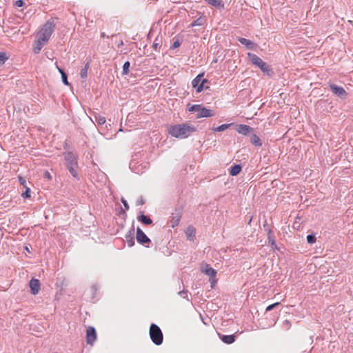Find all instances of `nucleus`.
<instances>
[{
    "instance_id": "6e6552de",
    "label": "nucleus",
    "mask_w": 353,
    "mask_h": 353,
    "mask_svg": "<svg viewBox=\"0 0 353 353\" xmlns=\"http://www.w3.org/2000/svg\"><path fill=\"white\" fill-rule=\"evenodd\" d=\"M136 239L138 243L149 247L148 244L150 243V239L145 235V234L139 228L137 229Z\"/></svg>"
},
{
    "instance_id": "9b49d317",
    "label": "nucleus",
    "mask_w": 353,
    "mask_h": 353,
    "mask_svg": "<svg viewBox=\"0 0 353 353\" xmlns=\"http://www.w3.org/2000/svg\"><path fill=\"white\" fill-rule=\"evenodd\" d=\"M31 293L36 295L40 290V282L38 279H32L29 283Z\"/></svg>"
},
{
    "instance_id": "4be33fe9",
    "label": "nucleus",
    "mask_w": 353,
    "mask_h": 353,
    "mask_svg": "<svg viewBox=\"0 0 353 353\" xmlns=\"http://www.w3.org/2000/svg\"><path fill=\"white\" fill-rule=\"evenodd\" d=\"M89 69V63H87L84 68L81 69V72H80V74H81V77L82 79H85L87 77V74H88V70Z\"/></svg>"
},
{
    "instance_id": "7c9ffc66",
    "label": "nucleus",
    "mask_w": 353,
    "mask_h": 353,
    "mask_svg": "<svg viewBox=\"0 0 353 353\" xmlns=\"http://www.w3.org/2000/svg\"><path fill=\"white\" fill-rule=\"evenodd\" d=\"M161 41L158 40V39H156L153 43V48L156 51L159 50L161 48Z\"/></svg>"
},
{
    "instance_id": "423d86ee",
    "label": "nucleus",
    "mask_w": 353,
    "mask_h": 353,
    "mask_svg": "<svg viewBox=\"0 0 353 353\" xmlns=\"http://www.w3.org/2000/svg\"><path fill=\"white\" fill-rule=\"evenodd\" d=\"M248 57L251 61V62L259 67L263 72H266L267 74L269 73L270 71L269 65L264 62L260 57H259L257 55L248 52Z\"/></svg>"
},
{
    "instance_id": "20e7f679",
    "label": "nucleus",
    "mask_w": 353,
    "mask_h": 353,
    "mask_svg": "<svg viewBox=\"0 0 353 353\" xmlns=\"http://www.w3.org/2000/svg\"><path fill=\"white\" fill-rule=\"evenodd\" d=\"M189 111L196 112V118L212 117L214 115L213 110L207 109L200 104L192 105L189 108Z\"/></svg>"
},
{
    "instance_id": "f704fd0d",
    "label": "nucleus",
    "mask_w": 353,
    "mask_h": 353,
    "mask_svg": "<svg viewBox=\"0 0 353 353\" xmlns=\"http://www.w3.org/2000/svg\"><path fill=\"white\" fill-rule=\"evenodd\" d=\"M280 304V303L277 302V303H273L269 306H268L266 307V310L265 311L266 312H269V311H271L272 310H273L274 307H276L277 305H279Z\"/></svg>"
},
{
    "instance_id": "f8f14e48",
    "label": "nucleus",
    "mask_w": 353,
    "mask_h": 353,
    "mask_svg": "<svg viewBox=\"0 0 353 353\" xmlns=\"http://www.w3.org/2000/svg\"><path fill=\"white\" fill-rule=\"evenodd\" d=\"M97 334L96 331L94 327H89L87 329L86 338L87 343L89 344H92L96 339Z\"/></svg>"
},
{
    "instance_id": "0eeeda50",
    "label": "nucleus",
    "mask_w": 353,
    "mask_h": 353,
    "mask_svg": "<svg viewBox=\"0 0 353 353\" xmlns=\"http://www.w3.org/2000/svg\"><path fill=\"white\" fill-rule=\"evenodd\" d=\"M205 82H207V80L203 79V74H200L192 80V85L196 88V92H201L203 90L204 83Z\"/></svg>"
},
{
    "instance_id": "c756f323",
    "label": "nucleus",
    "mask_w": 353,
    "mask_h": 353,
    "mask_svg": "<svg viewBox=\"0 0 353 353\" xmlns=\"http://www.w3.org/2000/svg\"><path fill=\"white\" fill-rule=\"evenodd\" d=\"M291 327V323L289 320H285L282 323V327L285 330H289Z\"/></svg>"
},
{
    "instance_id": "393cba45",
    "label": "nucleus",
    "mask_w": 353,
    "mask_h": 353,
    "mask_svg": "<svg viewBox=\"0 0 353 353\" xmlns=\"http://www.w3.org/2000/svg\"><path fill=\"white\" fill-rule=\"evenodd\" d=\"M58 70H59V72L61 74V78H62L63 83L65 85H69V83H68V79H67V75H66L65 72L62 69H61V68H58Z\"/></svg>"
},
{
    "instance_id": "79ce46f5",
    "label": "nucleus",
    "mask_w": 353,
    "mask_h": 353,
    "mask_svg": "<svg viewBox=\"0 0 353 353\" xmlns=\"http://www.w3.org/2000/svg\"><path fill=\"white\" fill-rule=\"evenodd\" d=\"M101 37H105V33H104V32H102V33H101Z\"/></svg>"
},
{
    "instance_id": "6ab92c4d",
    "label": "nucleus",
    "mask_w": 353,
    "mask_h": 353,
    "mask_svg": "<svg viewBox=\"0 0 353 353\" xmlns=\"http://www.w3.org/2000/svg\"><path fill=\"white\" fill-rule=\"evenodd\" d=\"M241 170V167L239 165H235L230 168V174L232 176H236Z\"/></svg>"
},
{
    "instance_id": "c03bdc74",
    "label": "nucleus",
    "mask_w": 353,
    "mask_h": 353,
    "mask_svg": "<svg viewBox=\"0 0 353 353\" xmlns=\"http://www.w3.org/2000/svg\"><path fill=\"white\" fill-rule=\"evenodd\" d=\"M123 44V41H121V43H119V45H122Z\"/></svg>"
},
{
    "instance_id": "7ed1b4c3",
    "label": "nucleus",
    "mask_w": 353,
    "mask_h": 353,
    "mask_svg": "<svg viewBox=\"0 0 353 353\" xmlns=\"http://www.w3.org/2000/svg\"><path fill=\"white\" fill-rule=\"evenodd\" d=\"M64 158L66 161V166L70 172V173L74 176H77V168H78V162L77 156L71 152H65L64 154Z\"/></svg>"
},
{
    "instance_id": "f03ea898",
    "label": "nucleus",
    "mask_w": 353,
    "mask_h": 353,
    "mask_svg": "<svg viewBox=\"0 0 353 353\" xmlns=\"http://www.w3.org/2000/svg\"><path fill=\"white\" fill-rule=\"evenodd\" d=\"M196 129L193 125L187 123L171 125L168 128L169 134L177 139H185L195 132Z\"/></svg>"
},
{
    "instance_id": "cd10ccee",
    "label": "nucleus",
    "mask_w": 353,
    "mask_h": 353,
    "mask_svg": "<svg viewBox=\"0 0 353 353\" xmlns=\"http://www.w3.org/2000/svg\"><path fill=\"white\" fill-rule=\"evenodd\" d=\"M130 66V63L129 61H126L124 63L123 66V74H127L128 73Z\"/></svg>"
},
{
    "instance_id": "2eb2a0df",
    "label": "nucleus",
    "mask_w": 353,
    "mask_h": 353,
    "mask_svg": "<svg viewBox=\"0 0 353 353\" xmlns=\"http://www.w3.org/2000/svg\"><path fill=\"white\" fill-rule=\"evenodd\" d=\"M220 337L222 341L227 344H231L235 341L234 335H222Z\"/></svg>"
},
{
    "instance_id": "58836bf2",
    "label": "nucleus",
    "mask_w": 353,
    "mask_h": 353,
    "mask_svg": "<svg viewBox=\"0 0 353 353\" xmlns=\"http://www.w3.org/2000/svg\"><path fill=\"white\" fill-rule=\"evenodd\" d=\"M23 1L22 0H17L15 2V6L17 7H21V6H23Z\"/></svg>"
},
{
    "instance_id": "bb28decb",
    "label": "nucleus",
    "mask_w": 353,
    "mask_h": 353,
    "mask_svg": "<svg viewBox=\"0 0 353 353\" xmlns=\"http://www.w3.org/2000/svg\"><path fill=\"white\" fill-rule=\"evenodd\" d=\"M8 57L6 55L5 52H0V65H3L6 60H8Z\"/></svg>"
},
{
    "instance_id": "a211bd4d",
    "label": "nucleus",
    "mask_w": 353,
    "mask_h": 353,
    "mask_svg": "<svg viewBox=\"0 0 353 353\" xmlns=\"http://www.w3.org/2000/svg\"><path fill=\"white\" fill-rule=\"evenodd\" d=\"M239 41L242 44L248 48L252 49L253 48L254 43L249 39L245 38H239Z\"/></svg>"
},
{
    "instance_id": "5701e85b",
    "label": "nucleus",
    "mask_w": 353,
    "mask_h": 353,
    "mask_svg": "<svg viewBox=\"0 0 353 353\" xmlns=\"http://www.w3.org/2000/svg\"><path fill=\"white\" fill-rule=\"evenodd\" d=\"M125 241L129 247H132L134 244V239L132 234H129L125 236Z\"/></svg>"
},
{
    "instance_id": "4c0bfd02",
    "label": "nucleus",
    "mask_w": 353,
    "mask_h": 353,
    "mask_svg": "<svg viewBox=\"0 0 353 353\" xmlns=\"http://www.w3.org/2000/svg\"><path fill=\"white\" fill-rule=\"evenodd\" d=\"M179 296L183 297V298H187L188 295H187V291H184V290H182V291H180L179 292Z\"/></svg>"
},
{
    "instance_id": "f257e3e1",
    "label": "nucleus",
    "mask_w": 353,
    "mask_h": 353,
    "mask_svg": "<svg viewBox=\"0 0 353 353\" xmlns=\"http://www.w3.org/2000/svg\"><path fill=\"white\" fill-rule=\"evenodd\" d=\"M54 28V22L52 21H48L38 32L33 48V51L35 54H39L42 48L47 43L53 32Z\"/></svg>"
},
{
    "instance_id": "aec40b11",
    "label": "nucleus",
    "mask_w": 353,
    "mask_h": 353,
    "mask_svg": "<svg viewBox=\"0 0 353 353\" xmlns=\"http://www.w3.org/2000/svg\"><path fill=\"white\" fill-rule=\"evenodd\" d=\"M250 141L256 146H261L262 144L260 138L256 134H252Z\"/></svg>"
},
{
    "instance_id": "dca6fc26",
    "label": "nucleus",
    "mask_w": 353,
    "mask_h": 353,
    "mask_svg": "<svg viewBox=\"0 0 353 353\" xmlns=\"http://www.w3.org/2000/svg\"><path fill=\"white\" fill-rule=\"evenodd\" d=\"M205 22H206L205 17L201 16L199 18H198L197 19L194 20L191 23V26L192 27H194V26H201L204 25L205 23Z\"/></svg>"
},
{
    "instance_id": "ea45409f",
    "label": "nucleus",
    "mask_w": 353,
    "mask_h": 353,
    "mask_svg": "<svg viewBox=\"0 0 353 353\" xmlns=\"http://www.w3.org/2000/svg\"><path fill=\"white\" fill-rule=\"evenodd\" d=\"M137 205L144 204V201H143V199H139V200L137 201Z\"/></svg>"
},
{
    "instance_id": "412c9836",
    "label": "nucleus",
    "mask_w": 353,
    "mask_h": 353,
    "mask_svg": "<svg viewBox=\"0 0 353 353\" xmlns=\"http://www.w3.org/2000/svg\"><path fill=\"white\" fill-rule=\"evenodd\" d=\"M206 2H208L211 6H213L216 8H220L223 6L222 1L221 0H205Z\"/></svg>"
},
{
    "instance_id": "2f4dec72",
    "label": "nucleus",
    "mask_w": 353,
    "mask_h": 353,
    "mask_svg": "<svg viewBox=\"0 0 353 353\" xmlns=\"http://www.w3.org/2000/svg\"><path fill=\"white\" fill-rule=\"evenodd\" d=\"M307 241L308 243L312 244L316 241V237L313 234H309L307 236Z\"/></svg>"
},
{
    "instance_id": "f3484780",
    "label": "nucleus",
    "mask_w": 353,
    "mask_h": 353,
    "mask_svg": "<svg viewBox=\"0 0 353 353\" xmlns=\"http://www.w3.org/2000/svg\"><path fill=\"white\" fill-rule=\"evenodd\" d=\"M137 219L139 221L145 225H150L152 223V219L149 216H145L143 214L139 216Z\"/></svg>"
},
{
    "instance_id": "37998d69",
    "label": "nucleus",
    "mask_w": 353,
    "mask_h": 353,
    "mask_svg": "<svg viewBox=\"0 0 353 353\" xmlns=\"http://www.w3.org/2000/svg\"><path fill=\"white\" fill-rule=\"evenodd\" d=\"M123 44V41H121V43H119V45H122Z\"/></svg>"
},
{
    "instance_id": "9d476101",
    "label": "nucleus",
    "mask_w": 353,
    "mask_h": 353,
    "mask_svg": "<svg viewBox=\"0 0 353 353\" xmlns=\"http://www.w3.org/2000/svg\"><path fill=\"white\" fill-rule=\"evenodd\" d=\"M203 272L210 276V281L211 283V285L212 287H213L214 284L216 283V280L214 279L216 274V272L214 269H213L212 268L210 267L209 265H206L203 270Z\"/></svg>"
},
{
    "instance_id": "473e14b6",
    "label": "nucleus",
    "mask_w": 353,
    "mask_h": 353,
    "mask_svg": "<svg viewBox=\"0 0 353 353\" xmlns=\"http://www.w3.org/2000/svg\"><path fill=\"white\" fill-rule=\"evenodd\" d=\"M25 188H26V191H25V192L22 193V194H21L22 197H23V198L30 197V192L31 191H30V188L26 187Z\"/></svg>"
},
{
    "instance_id": "b1692460",
    "label": "nucleus",
    "mask_w": 353,
    "mask_h": 353,
    "mask_svg": "<svg viewBox=\"0 0 353 353\" xmlns=\"http://www.w3.org/2000/svg\"><path fill=\"white\" fill-rule=\"evenodd\" d=\"M232 125V123H230V124H223V125H221L216 128H214L213 129L214 131L215 132H222V131H224L225 130H227L230 125Z\"/></svg>"
},
{
    "instance_id": "a878e982",
    "label": "nucleus",
    "mask_w": 353,
    "mask_h": 353,
    "mask_svg": "<svg viewBox=\"0 0 353 353\" xmlns=\"http://www.w3.org/2000/svg\"><path fill=\"white\" fill-rule=\"evenodd\" d=\"M95 121L99 124V125H103L105 123V118L104 117H102V116H95Z\"/></svg>"
},
{
    "instance_id": "39448f33",
    "label": "nucleus",
    "mask_w": 353,
    "mask_h": 353,
    "mask_svg": "<svg viewBox=\"0 0 353 353\" xmlns=\"http://www.w3.org/2000/svg\"><path fill=\"white\" fill-rule=\"evenodd\" d=\"M150 337L152 341L157 345L163 343V333L160 327L154 323H152L150 327Z\"/></svg>"
},
{
    "instance_id": "1a4fd4ad",
    "label": "nucleus",
    "mask_w": 353,
    "mask_h": 353,
    "mask_svg": "<svg viewBox=\"0 0 353 353\" xmlns=\"http://www.w3.org/2000/svg\"><path fill=\"white\" fill-rule=\"evenodd\" d=\"M330 88L334 94H336L340 98L345 99L347 96L346 91L341 86H338L336 84H330Z\"/></svg>"
},
{
    "instance_id": "ddd939ff",
    "label": "nucleus",
    "mask_w": 353,
    "mask_h": 353,
    "mask_svg": "<svg viewBox=\"0 0 353 353\" xmlns=\"http://www.w3.org/2000/svg\"><path fill=\"white\" fill-rule=\"evenodd\" d=\"M185 235L188 240L194 241L196 236L195 228L193 226H188L185 230Z\"/></svg>"
},
{
    "instance_id": "72a5a7b5",
    "label": "nucleus",
    "mask_w": 353,
    "mask_h": 353,
    "mask_svg": "<svg viewBox=\"0 0 353 353\" xmlns=\"http://www.w3.org/2000/svg\"><path fill=\"white\" fill-rule=\"evenodd\" d=\"M18 179H19V183H20L21 185H23V188H26V187H28V186H27L26 181V179H25L24 178H23L22 176H19L18 177Z\"/></svg>"
},
{
    "instance_id": "a19ab883",
    "label": "nucleus",
    "mask_w": 353,
    "mask_h": 353,
    "mask_svg": "<svg viewBox=\"0 0 353 353\" xmlns=\"http://www.w3.org/2000/svg\"><path fill=\"white\" fill-rule=\"evenodd\" d=\"M45 176L49 179L51 178L50 174L48 172H45Z\"/></svg>"
},
{
    "instance_id": "c85d7f7f",
    "label": "nucleus",
    "mask_w": 353,
    "mask_h": 353,
    "mask_svg": "<svg viewBox=\"0 0 353 353\" xmlns=\"http://www.w3.org/2000/svg\"><path fill=\"white\" fill-rule=\"evenodd\" d=\"M268 242L272 246L275 245V240L274 236L272 235L271 231H269L268 232Z\"/></svg>"
},
{
    "instance_id": "c9c22d12",
    "label": "nucleus",
    "mask_w": 353,
    "mask_h": 353,
    "mask_svg": "<svg viewBox=\"0 0 353 353\" xmlns=\"http://www.w3.org/2000/svg\"><path fill=\"white\" fill-rule=\"evenodd\" d=\"M180 45H181L180 41L179 40H176V41H174V43H172V48H173V49L177 48L180 46Z\"/></svg>"
},
{
    "instance_id": "4468645a",
    "label": "nucleus",
    "mask_w": 353,
    "mask_h": 353,
    "mask_svg": "<svg viewBox=\"0 0 353 353\" xmlns=\"http://www.w3.org/2000/svg\"><path fill=\"white\" fill-rule=\"evenodd\" d=\"M250 127L247 125H244V124L239 125L236 128V131L239 134H241L243 135L247 134L250 132Z\"/></svg>"
},
{
    "instance_id": "e433bc0d",
    "label": "nucleus",
    "mask_w": 353,
    "mask_h": 353,
    "mask_svg": "<svg viewBox=\"0 0 353 353\" xmlns=\"http://www.w3.org/2000/svg\"><path fill=\"white\" fill-rule=\"evenodd\" d=\"M121 202L123 203L125 210H129V205L128 204L126 200H125L123 198L121 199Z\"/></svg>"
}]
</instances>
